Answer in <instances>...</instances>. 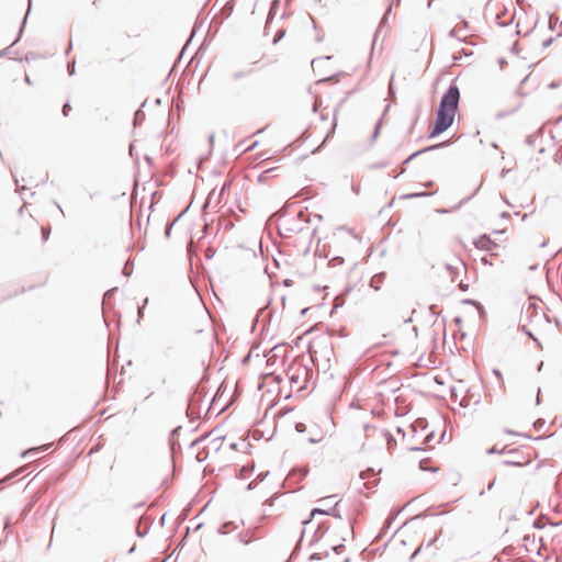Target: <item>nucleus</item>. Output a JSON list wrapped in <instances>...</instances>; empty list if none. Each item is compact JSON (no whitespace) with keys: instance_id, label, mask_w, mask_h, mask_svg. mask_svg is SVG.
I'll list each match as a JSON object with an SVG mask.
<instances>
[{"instance_id":"nucleus-12","label":"nucleus","mask_w":562,"mask_h":562,"mask_svg":"<svg viewBox=\"0 0 562 562\" xmlns=\"http://www.w3.org/2000/svg\"><path fill=\"white\" fill-rule=\"evenodd\" d=\"M446 269L449 271V274L451 276L452 281H454V273L458 272L459 268L453 267L452 265L447 263Z\"/></svg>"},{"instance_id":"nucleus-43","label":"nucleus","mask_w":562,"mask_h":562,"mask_svg":"<svg viewBox=\"0 0 562 562\" xmlns=\"http://www.w3.org/2000/svg\"><path fill=\"white\" fill-rule=\"evenodd\" d=\"M537 404H540V389L538 390V395H537Z\"/></svg>"},{"instance_id":"nucleus-30","label":"nucleus","mask_w":562,"mask_h":562,"mask_svg":"<svg viewBox=\"0 0 562 562\" xmlns=\"http://www.w3.org/2000/svg\"><path fill=\"white\" fill-rule=\"evenodd\" d=\"M68 71H69V75L75 74V63H72L71 65L68 66Z\"/></svg>"},{"instance_id":"nucleus-44","label":"nucleus","mask_w":562,"mask_h":562,"mask_svg":"<svg viewBox=\"0 0 562 562\" xmlns=\"http://www.w3.org/2000/svg\"><path fill=\"white\" fill-rule=\"evenodd\" d=\"M335 496H329V497H326V498H322L321 502L322 503H325L326 501L330 499V498H334Z\"/></svg>"},{"instance_id":"nucleus-15","label":"nucleus","mask_w":562,"mask_h":562,"mask_svg":"<svg viewBox=\"0 0 562 562\" xmlns=\"http://www.w3.org/2000/svg\"><path fill=\"white\" fill-rule=\"evenodd\" d=\"M177 220H178V217H177L172 223H168V224H167L166 229H165V235H166V237H170L172 226H173V224H175V222H176Z\"/></svg>"},{"instance_id":"nucleus-5","label":"nucleus","mask_w":562,"mask_h":562,"mask_svg":"<svg viewBox=\"0 0 562 562\" xmlns=\"http://www.w3.org/2000/svg\"><path fill=\"white\" fill-rule=\"evenodd\" d=\"M447 143H440V144H437V145H434V146H430V147H427L423 150H418L414 154H412L405 161L404 164H407V162H411L412 159H414L416 156H418L419 154L424 153V151H428V150H432V149H436V148H440V147H443L446 146Z\"/></svg>"},{"instance_id":"nucleus-21","label":"nucleus","mask_w":562,"mask_h":562,"mask_svg":"<svg viewBox=\"0 0 562 562\" xmlns=\"http://www.w3.org/2000/svg\"><path fill=\"white\" fill-rule=\"evenodd\" d=\"M554 40H555L554 37H550V38H548V40L543 41V42H542V47H543V48L549 47V46L554 42Z\"/></svg>"},{"instance_id":"nucleus-49","label":"nucleus","mask_w":562,"mask_h":562,"mask_svg":"<svg viewBox=\"0 0 562 562\" xmlns=\"http://www.w3.org/2000/svg\"><path fill=\"white\" fill-rule=\"evenodd\" d=\"M493 484H494V482H491V483L488 484L487 488H488V490H491V488L493 487Z\"/></svg>"},{"instance_id":"nucleus-18","label":"nucleus","mask_w":562,"mask_h":562,"mask_svg":"<svg viewBox=\"0 0 562 562\" xmlns=\"http://www.w3.org/2000/svg\"><path fill=\"white\" fill-rule=\"evenodd\" d=\"M394 517H395V515H390V516L386 518V520H385V522H384V527H383V529H386V528H389V527L391 526V524H392V521H393Z\"/></svg>"},{"instance_id":"nucleus-22","label":"nucleus","mask_w":562,"mask_h":562,"mask_svg":"<svg viewBox=\"0 0 562 562\" xmlns=\"http://www.w3.org/2000/svg\"><path fill=\"white\" fill-rule=\"evenodd\" d=\"M284 33H285V32H284L283 30H282V31H280V32L277 34V36L274 37V40H273V44H277V43H278V42H279V41L284 36Z\"/></svg>"},{"instance_id":"nucleus-3","label":"nucleus","mask_w":562,"mask_h":562,"mask_svg":"<svg viewBox=\"0 0 562 562\" xmlns=\"http://www.w3.org/2000/svg\"><path fill=\"white\" fill-rule=\"evenodd\" d=\"M474 246L482 250H492L496 244L487 235H482L474 240Z\"/></svg>"},{"instance_id":"nucleus-47","label":"nucleus","mask_w":562,"mask_h":562,"mask_svg":"<svg viewBox=\"0 0 562 562\" xmlns=\"http://www.w3.org/2000/svg\"><path fill=\"white\" fill-rule=\"evenodd\" d=\"M10 522H11L10 518H7V520H5V528L10 525Z\"/></svg>"},{"instance_id":"nucleus-25","label":"nucleus","mask_w":562,"mask_h":562,"mask_svg":"<svg viewBox=\"0 0 562 562\" xmlns=\"http://www.w3.org/2000/svg\"><path fill=\"white\" fill-rule=\"evenodd\" d=\"M249 72H250V70H248V71H246V72H235V74L233 75V78H234V79H238V78H240V77H243V76L248 75Z\"/></svg>"},{"instance_id":"nucleus-16","label":"nucleus","mask_w":562,"mask_h":562,"mask_svg":"<svg viewBox=\"0 0 562 562\" xmlns=\"http://www.w3.org/2000/svg\"><path fill=\"white\" fill-rule=\"evenodd\" d=\"M295 430L297 432H304L306 430V425L304 423H296Z\"/></svg>"},{"instance_id":"nucleus-26","label":"nucleus","mask_w":562,"mask_h":562,"mask_svg":"<svg viewBox=\"0 0 562 562\" xmlns=\"http://www.w3.org/2000/svg\"><path fill=\"white\" fill-rule=\"evenodd\" d=\"M239 541L244 544H248L251 540L243 535H239Z\"/></svg>"},{"instance_id":"nucleus-45","label":"nucleus","mask_w":562,"mask_h":562,"mask_svg":"<svg viewBox=\"0 0 562 562\" xmlns=\"http://www.w3.org/2000/svg\"><path fill=\"white\" fill-rule=\"evenodd\" d=\"M128 272H130V269H127V266H125V267H124V273H125V274H128Z\"/></svg>"},{"instance_id":"nucleus-58","label":"nucleus","mask_w":562,"mask_h":562,"mask_svg":"<svg viewBox=\"0 0 562 562\" xmlns=\"http://www.w3.org/2000/svg\"><path fill=\"white\" fill-rule=\"evenodd\" d=\"M398 3H400V0H396V4H398Z\"/></svg>"},{"instance_id":"nucleus-24","label":"nucleus","mask_w":562,"mask_h":562,"mask_svg":"<svg viewBox=\"0 0 562 562\" xmlns=\"http://www.w3.org/2000/svg\"><path fill=\"white\" fill-rule=\"evenodd\" d=\"M493 374L499 380L503 381L502 372L498 369L493 370Z\"/></svg>"},{"instance_id":"nucleus-56","label":"nucleus","mask_w":562,"mask_h":562,"mask_svg":"<svg viewBox=\"0 0 562 562\" xmlns=\"http://www.w3.org/2000/svg\"><path fill=\"white\" fill-rule=\"evenodd\" d=\"M231 448H232V449H236V443H232V445H231Z\"/></svg>"},{"instance_id":"nucleus-33","label":"nucleus","mask_w":562,"mask_h":562,"mask_svg":"<svg viewBox=\"0 0 562 562\" xmlns=\"http://www.w3.org/2000/svg\"><path fill=\"white\" fill-rule=\"evenodd\" d=\"M469 199H470V198H468V199H464V200L460 201V203L454 207V210L460 209V207H461V206H462V205H463V204H464Z\"/></svg>"},{"instance_id":"nucleus-28","label":"nucleus","mask_w":562,"mask_h":562,"mask_svg":"<svg viewBox=\"0 0 562 562\" xmlns=\"http://www.w3.org/2000/svg\"><path fill=\"white\" fill-rule=\"evenodd\" d=\"M22 472H23V468L16 470L11 476L5 477V481H9L11 477H14V476H16L18 474H20Z\"/></svg>"},{"instance_id":"nucleus-54","label":"nucleus","mask_w":562,"mask_h":562,"mask_svg":"<svg viewBox=\"0 0 562 562\" xmlns=\"http://www.w3.org/2000/svg\"><path fill=\"white\" fill-rule=\"evenodd\" d=\"M438 212H439V213H447V212H448V210H439Z\"/></svg>"},{"instance_id":"nucleus-17","label":"nucleus","mask_w":562,"mask_h":562,"mask_svg":"<svg viewBox=\"0 0 562 562\" xmlns=\"http://www.w3.org/2000/svg\"><path fill=\"white\" fill-rule=\"evenodd\" d=\"M49 234H50L49 227H42V235H43V239L45 241L48 239Z\"/></svg>"},{"instance_id":"nucleus-53","label":"nucleus","mask_w":562,"mask_h":562,"mask_svg":"<svg viewBox=\"0 0 562 562\" xmlns=\"http://www.w3.org/2000/svg\"><path fill=\"white\" fill-rule=\"evenodd\" d=\"M213 140H214V135L212 134V135L210 136V142L212 143Z\"/></svg>"},{"instance_id":"nucleus-6","label":"nucleus","mask_w":562,"mask_h":562,"mask_svg":"<svg viewBox=\"0 0 562 562\" xmlns=\"http://www.w3.org/2000/svg\"><path fill=\"white\" fill-rule=\"evenodd\" d=\"M391 10H392V4H391V5H389V8H387V10H386L385 14L383 15V18H382V20H381V22H380L379 29L376 30V32H375V34H374V38H373V46L375 45V42H376V40H378V37H379L380 33H381V29H382V27H383V25L386 23L387 15H389V13L391 12Z\"/></svg>"},{"instance_id":"nucleus-48","label":"nucleus","mask_w":562,"mask_h":562,"mask_svg":"<svg viewBox=\"0 0 562 562\" xmlns=\"http://www.w3.org/2000/svg\"><path fill=\"white\" fill-rule=\"evenodd\" d=\"M464 303H468V304H470V303H471V304H472V303H474V302H473V301H471V300H464Z\"/></svg>"},{"instance_id":"nucleus-14","label":"nucleus","mask_w":562,"mask_h":562,"mask_svg":"<svg viewBox=\"0 0 562 562\" xmlns=\"http://www.w3.org/2000/svg\"><path fill=\"white\" fill-rule=\"evenodd\" d=\"M327 509L323 508H314L311 512V518H313L315 515H326Z\"/></svg>"},{"instance_id":"nucleus-19","label":"nucleus","mask_w":562,"mask_h":562,"mask_svg":"<svg viewBox=\"0 0 562 562\" xmlns=\"http://www.w3.org/2000/svg\"><path fill=\"white\" fill-rule=\"evenodd\" d=\"M429 194L430 193L419 192V193L407 194L405 198H419V196H426V195H429Z\"/></svg>"},{"instance_id":"nucleus-41","label":"nucleus","mask_w":562,"mask_h":562,"mask_svg":"<svg viewBox=\"0 0 562 562\" xmlns=\"http://www.w3.org/2000/svg\"><path fill=\"white\" fill-rule=\"evenodd\" d=\"M335 127H336V123H334V124H333V128H331V131L327 134V137H326V138H328V137L330 136V134L334 132Z\"/></svg>"},{"instance_id":"nucleus-7","label":"nucleus","mask_w":562,"mask_h":562,"mask_svg":"<svg viewBox=\"0 0 562 562\" xmlns=\"http://www.w3.org/2000/svg\"><path fill=\"white\" fill-rule=\"evenodd\" d=\"M237 527L235 526V524L233 521H228V522H225L223 524L220 529H218V532L221 535H226V533H229L233 529H236Z\"/></svg>"},{"instance_id":"nucleus-42","label":"nucleus","mask_w":562,"mask_h":562,"mask_svg":"<svg viewBox=\"0 0 562 562\" xmlns=\"http://www.w3.org/2000/svg\"><path fill=\"white\" fill-rule=\"evenodd\" d=\"M34 452H35V449H31V450L25 451V452L23 453V456H26V454H29V453H34Z\"/></svg>"},{"instance_id":"nucleus-51","label":"nucleus","mask_w":562,"mask_h":562,"mask_svg":"<svg viewBox=\"0 0 562 562\" xmlns=\"http://www.w3.org/2000/svg\"><path fill=\"white\" fill-rule=\"evenodd\" d=\"M456 30H451L450 35L454 36Z\"/></svg>"},{"instance_id":"nucleus-8","label":"nucleus","mask_w":562,"mask_h":562,"mask_svg":"<svg viewBox=\"0 0 562 562\" xmlns=\"http://www.w3.org/2000/svg\"><path fill=\"white\" fill-rule=\"evenodd\" d=\"M36 503V498L34 497L29 502V504L23 508V510L20 514L19 519L24 518L33 508L34 504Z\"/></svg>"},{"instance_id":"nucleus-11","label":"nucleus","mask_w":562,"mask_h":562,"mask_svg":"<svg viewBox=\"0 0 562 562\" xmlns=\"http://www.w3.org/2000/svg\"><path fill=\"white\" fill-rule=\"evenodd\" d=\"M339 501L335 503V506L333 508L327 509L326 515L340 518V514L337 512L336 506L338 505Z\"/></svg>"},{"instance_id":"nucleus-57","label":"nucleus","mask_w":562,"mask_h":562,"mask_svg":"<svg viewBox=\"0 0 562 562\" xmlns=\"http://www.w3.org/2000/svg\"><path fill=\"white\" fill-rule=\"evenodd\" d=\"M542 366H543V362H541V363L539 364V368H538V370H539V371L541 370Z\"/></svg>"},{"instance_id":"nucleus-50","label":"nucleus","mask_w":562,"mask_h":562,"mask_svg":"<svg viewBox=\"0 0 562 562\" xmlns=\"http://www.w3.org/2000/svg\"><path fill=\"white\" fill-rule=\"evenodd\" d=\"M111 291H108L105 294H104V299H106L109 295H110Z\"/></svg>"},{"instance_id":"nucleus-29","label":"nucleus","mask_w":562,"mask_h":562,"mask_svg":"<svg viewBox=\"0 0 562 562\" xmlns=\"http://www.w3.org/2000/svg\"><path fill=\"white\" fill-rule=\"evenodd\" d=\"M496 452H498V453H504V449H502L501 451H498V450H496V448H495V447H493V448H491V449H488V450H487V453H496Z\"/></svg>"},{"instance_id":"nucleus-1","label":"nucleus","mask_w":562,"mask_h":562,"mask_svg":"<svg viewBox=\"0 0 562 562\" xmlns=\"http://www.w3.org/2000/svg\"><path fill=\"white\" fill-rule=\"evenodd\" d=\"M459 102L460 90L457 85H450L440 100L436 120L429 135L430 138L440 135L452 125Z\"/></svg>"},{"instance_id":"nucleus-38","label":"nucleus","mask_w":562,"mask_h":562,"mask_svg":"<svg viewBox=\"0 0 562 562\" xmlns=\"http://www.w3.org/2000/svg\"><path fill=\"white\" fill-rule=\"evenodd\" d=\"M290 380L292 383H297V378L295 375H292Z\"/></svg>"},{"instance_id":"nucleus-31","label":"nucleus","mask_w":562,"mask_h":562,"mask_svg":"<svg viewBox=\"0 0 562 562\" xmlns=\"http://www.w3.org/2000/svg\"><path fill=\"white\" fill-rule=\"evenodd\" d=\"M379 131H380V123H378L376 126H375V130H374V133H373V138H375L378 136Z\"/></svg>"},{"instance_id":"nucleus-37","label":"nucleus","mask_w":562,"mask_h":562,"mask_svg":"<svg viewBox=\"0 0 562 562\" xmlns=\"http://www.w3.org/2000/svg\"><path fill=\"white\" fill-rule=\"evenodd\" d=\"M301 472H302V476L305 477L307 475V473H308V469L307 468H303L301 470Z\"/></svg>"},{"instance_id":"nucleus-52","label":"nucleus","mask_w":562,"mask_h":562,"mask_svg":"<svg viewBox=\"0 0 562 562\" xmlns=\"http://www.w3.org/2000/svg\"><path fill=\"white\" fill-rule=\"evenodd\" d=\"M25 81H26L27 83H31L29 76H26V77H25Z\"/></svg>"},{"instance_id":"nucleus-40","label":"nucleus","mask_w":562,"mask_h":562,"mask_svg":"<svg viewBox=\"0 0 562 562\" xmlns=\"http://www.w3.org/2000/svg\"><path fill=\"white\" fill-rule=\"evenodd\" d=\"M508 453H509V454H512V456H514V454H517V453H518V451H517L516 449H512V450H509V451H508Z\"/></svg>"},{"instance_id":"nucleus-35","label":"nucleus","mask_w":562,"mask_h":562,"mask_svg":"<svg viewBox=\"0 0 562 562\" xmlns=\"http://www.w3.org/2000/svg\"><path fill=\"white\" fill-rule=\"evenodd\" d=\"M557 36H562V21L559 23V30Z\"/></svg>"},{"instance_id":"nucleus-10","label":"nucleus","mask_w":562,"mask_h":562,"mask_svg":"<svg viewBox=\"0 0 562 562\" xmlns=\"http://www.w3.org/2000/svg\"><path fill=\"white\" fill-rule=\"evenodd\" d=\"M504 464L505 465H517V467H521L525 464V462L522 460H519V459H516V458H510V459H507L504 461Z\"/></svg>"},{"instance_id":"nucleus-2","label":"nucleus","mask_w":562,"mask_h":562,"mask_svg":"<svg viewBox=\"0 0 562 562\" xmlns=\"http://www.w3.org/2000/svg\"><path fill=\"white\" fill-rule=\"evenodd\" d=\"M305 213L303 211H300L296 215V217L290 220V218H281L280 222V228L289 232V233H299L303 231V222H306L305 220Z\"/></svg>"},{"instance_id":"nucleus-39","label":"nucleus","mask_w":562,"mask_h":562,"mask_svg":"<svg viewBox=\"0 0 562 562\" xmlns=\"http://www.w3.org/2000/svg\"><path fill=\"white\" fill-rule=\"evenodd\" d=\"M8 49H9V47L4 48L3 50H0V57L4 56L7 54V52H8Z\"/></svg>"},{"instance_id":"nucleus-23","label":"nucleus","mask_w":562,"mask_h":562,"mask_svg":"<svg viewBox=\"0 0 562 562\" xmlns=\"http://www.w3.org/2000/svg\"><path fill=\"white\" fill-rule=\"evenodd\" d=\"M322 439H323V437H322V436H319V437L313 436V437L308 438V441H310L311 443H317V442H319Z\"/></svg>"},{"instance_id":"nucleus-20","label":"nucleus","mask_w":562,"mask_h":562,"mask_svg":"<svg viewBox=\"0 0 562 562\" xmlns=\"http://www.w3.org/2000/svg\"><path fill=\"white\" fill-rule=\"evenodd\" d=\"M26 18H27V14L24 16V20H23V22H22V25H21V29H20L19 35H18L16 40L12 43V45H13V44H15V43L20 40L21 34H22V32H23V27H24L25 21H26Z\"/></svg>"},{"instance_id":"nucleus-4","label":"nucleus","mask_w":562,"mask_h":562,"mask_svg":"<svg viewBox=\"0 0 562 562\" xmlns=\"http://www.w3.org/2000/svg\"><path fill=\"white\" fill-rule=\"evenodd\" d=\"M385 277L386 276L384 272L374 274L370 281V286L378 291L380 289V285L384 282Z\"/></svg>"},{"instance_id":"nucleus-55","label":"nucleus","mask_w":562,"mask_h":562,"mask_svg":"<svg viewBox=\"0 0 562 562\" xmlns=\"http://www.w3.org/2000/svg\"><path fill=\"white\" fill-rule=\"evenodd\" d=\"M461 406H468V403H464V401H462Z\"/></svg>"},{"instance_id":"nucleus-36","label":"nucleus","mask_w":562,"mask_h":562,"mask_svg":"<svg viewBox=\"0 0 562 562\" xmlns=\"http://www.w3.org/2000/svg\"><path fill=\"white\" fill-rule=\"evenodd\" d=\"M370 472L373 474V471H372V470H370ZM368 473H369V471H368V472H362V473L360 474V477H361L362 480H364V479L368 476Z\"/></svg>"},{"instance_id":"nucleus-46","label":"nucleus","mask_w":562,"mask_h":562,"mask_svg":"<svg viewBox=\"0 0 562 562\" xmlns=\"http://www.w3.org/2000/svg\"><path fill=\"white\" fill-rule=\"evenodd\" d=\"M128 272H130V269H127V266H125V267H124V273H125V274H128Z\"/></svg>"},{"instance_id":"nucleus-32","label":"nucleus","mask_w":562,"mask_h":562,"mask_svg":"<svg viewBox=\"0 0 562 562\" xmlns=\"http://www.w3.org/2000/svg\"><path fill=\"white\" fill-rule=\"evenodd\" d=\"M375 485H376V482H373V483L367 482V483H364V486H366L367 488H369V490H370V488H372V487H373V486H375Z\"/></svg>"},{"instance_id":"nucleus-13","label":"nucleus","mask_w":562,"mask_h":562,"mask_svg":"<svg viewBox=\"0 0 562 562\" xmlns=\"http://www.w3.org/2000/svg\"><path fill=\"white\" fill-rule=\"evenodd\" d=\"M147 303H148V299L146 297V299L144 300L143 305L138 307V313H137V315H138L137 322H138V323L140 322V319H142V318H143V316H144V308H145V306H146V304H147Z\"/></svg>"},{"instance_id":"nucleus-34","label":"nucleus","mask_w":562,"mask_h":562,"mask_svg":"<svg viewBox=\"0 0 562 562\" xmlns=\"http://www.w3.org/2000/svg\"><path fill=\"white\" fill-rule=\"evenodd\" d=\"M459 288H460L462 291H467V290H468V288H469V285H468V284H464V283H462V282H460Z\"/></svg>"},{"instance_id":"nucleus-27","label":"nucleus","mask_w":562,"mask_h":562,"mask_svg":"<svg viewBox=\"0 0 562 562\" xmlns=\"http://www.w3.org/2000/svg\"><path fill=\"white\" fill-rule=\"evenodd\" d=\"M69 111H70V105H69V103H66V104L63 106V114H64L65 116H67Z\"/></svg>"},{"instance_id":"nucleus-9","label":"nucleus","mask_w":562,"mask_h":562,"mask_svg":"<svg viewBox=\"0 0 562 562\" xmlns=\"http://www.w3.org/2000/svg\"><path fill=\"white\" fill-rule=\"evenodd\" d=\"M559 19L554 15L549 16V29L551 31H558L559 30Z\"/></svg>"}]
</instances>
